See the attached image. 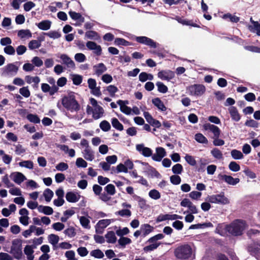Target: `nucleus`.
<instances>
[{
    "label": "nucleus",
    "mask_w": 260,
    "mask_h": 260,
    "mask_svg": "<svg viewBox=\"0 0 260 260\" xmlns=\"http://www.w3.org/2000/svg\"><path fill=\"white\" fill-rule=\"evenodd\" d=\"M51 21L49 20H43L37 24L38 28L41 30H47L49 29L51 25Z\"/></svg>",
    "instance_id": "nucleus-25"
},
{
    "label": "nucleus",
    "mask_w": 260,
    "mask_h": 260,
    "mask_svg": "<svg viewBox=\"0 0 260 260\" xmlns=\"http://www.w3.org/2000/svg\"><path fill=\"white\" fill-rule=\"evenodd\" d=\"M152 103L161 111H165L167 109L163 102L158 98L153 99Z\"/></svg>",
    "instance_id": "nucleus-30"
},
{
    "label": "nucleus",
    "mask_w": 260,
    "mask_h": 260,
    "mask_svg": "<svg viewBox=\"0 0 260 260\" xmlns=\"http://www.w3.org/2000/svg\"><path fill=\"white\" fill-rule=\"evenodd\" d=\"M19 92L24 98H27L30 95V92L28 86H24L19 89Z\"/></svg>",
    "instance_id": "nucleus-48"
},
{
    "label": "nucleus",
    "mask_w": 260,
    "mask_h": 260,
    "mask_svg": "<svg viewBox=\"0 0 260 260\" xmlns=\"http://www.w3.org/2000/svg\"><path fill=\"white\" fill-rule=\"evenodd\" d=\"M129 233V229L126 228H123V229H118L116 230V235L120 237H123L124 235H127Z\"/></svg>",
    "instance_id": "nucleus-54"
},
{
    "label": "nucleus",
    "mask_w": 260,
    "mask_h": 260,
    "mask_svg": "<svg viewBox=\"0 0 260 260\" xmlns=\"http://www.w3.org/2000/svg\"><path fill=\"white\" fill-rule=\"evenodd\" d=\"M117 103L119 105L120 110L122 112L124 113L126 115H129L131 114L132 109L124 105V102L122 100H118Z\"/></svg>",
    "instance_id": "nucleus-26"
},
{
    "label": "nucleus",
    "mask_w": 260,
    "mask_h": 260,
    "mask_svg": "<svg viewBox=\"0 0 260 260\" xmlns=\"http://www.w3.org/2000/svg\"><path fill=\"white\" fill-rule=\"evenodd\" d=\"M15 152L18 155L24 153L26 151V149L20 144L15 145Z\"/></svg>",
    "instance_id": "nucleus-60"
},
{
    "label": "nucleus",
    "mask_w": 260,
    "mask_h": 260,
    "mask_svg": "<svg viewBox=\"0 0 260 260\" xmlns=\"http://www.w3.org/2000/svg\"><path fill=\"white\" fill-rule=\"evenodd\" d=\"M66 198L69 202L75 203L79 200L80 195L78 193L70 191L67 193Z\"/></svg>",
    "instance_id": "nucleus-22"
},
{
    "label": "nucleus",
    "mask_w": 260,
    "mask_h": 260,
    "mask_svg": "<svg viewBox=\"0 0 260 260\" xmlns=\"http://www.w3.org/2000/svg\"><path fill=\"white\" fill-rule=\"evenodd\" d=\"M104 109L101 106L93 108L92 112L93 118L95 120L101 118L104 116Z\"/></svg>",
    "instance_id": "nucleus-21"
},
{
    "label": "nucleus",
    "mask_w": 260,
    "mask_h": 260,
    "mask_svg": "<svg viewBox=\"0 0 260 260\" xmlns=\"http://www.w3.org/2000/svg\"><path fill=\"white\" fill-rule=\"evenodd\" d=\"M85 37L90 40L98 41L100 39V35L94 31L89 30L85 32Z\"/></svg>",
    "instance_id": "nucleus-29"
},
{
    "label": "nucleus",
    "mask_w": 260,
    "mask_h": 260,
    "mask_svg": "<svg viewBox=\"0 0 260 260\" xmlns=\"http://www.w3.org/2000/svg\"><path fill=\"white\" fill-rule=\"evenodd\" d=\"M72 80L74 84L79 85L82 83V76L79 75H74Z\"/></svg>",
    "instance_id": "nucleus-64"
},
{
    "label": "nucleus",
    "mask_w": 260,
    "mask_h": 260,
    "mask_svg": "<svg viewBox=\"0 0 260 260\" xmlns=\"http://www.w3.org/2000/svg\"><path fill=\"white\" fill-rule=\"evenodd\" d=\"M100 127L104 132H108L111 128L110 123L106 120L102 121L100 124Z\"/></svg>",
    "instance_id": "nucleus-49"
},
{
    "label": "nucleus",
    "mask_w": 260,
    "mask_h": 260,
    "mask_svg": "<svg viewBox=\"0 0 260 260\" xmlns=\"http://www.w3.org/2000/svg\"><path fill=\"white\" fill-rule=\"evenodd\" d=\"M211 153L213 156L216 159H221L223 158V154L222 152L218 148H213L211 151Z\"/></svg>",
    "instance_id": "nucleus-44"
},
{
    "label": "nucleus",
    "mask_w": 260,
    "mask_h": 260,
    "mask_svg": "<svg viewBox=\"0 0 260 260\" xmlns=\"http://www.w3.org/2000/svg\"><path fill=\"white\" fill-rule=\"evenodd\" d=\"M177 21L178 22L183 25H190L194 27H197V25L196 24H194L193 22L191 20H188L181 18H178L177 19Z\"/></svg>",
    "instance_id": "nucleus-58"
},
{
    "label": "nucleus",
    "mask_w": 260,
    "mask_h": 260,
    "mask_svg": "<svg viewBox=\"0 0 260 260\" xmlns=\"http://www.w3.org/2000/svg\"><path fill=\"white\" fill-rule=\"evenodd\" d=\"M65 257L67 260H78L75 256V252L73 250H69L65 252Z\"/></svg>",
    "instance_id": "nucleus-59"
},
{
    "label": "nucleus",
    "mask_w": 260,
    "mask_h": 260,
    "mask_svg": "<svg viewBox=\"0 0 260 260\" xmlns=\"http://www.w3.org/2000/svg\"><path fill=\"white\" fill-rule=\"evenodd\" d=\"M228 225L224 224H219L218 225L216 229L215 232L219 234L221 236H224L226 235L228 231Z\"/></svg>",
    "instance_id": "nucleus-32"
},
{
    "label": "nucleus",
    "mask_w": 260,
    "mask_h": 260,
    "mask_svg": "<svg viewBox=\"0 0 260 260\" xmlns=\"http://www.w3.org/2000/svg\"><path fill=\"white\" fill-rule=\"evenodd\" d=\"M135 40L140 43L145 44L151 47L154 48L157 47V43L152 39L146 37H136Z\"/></svg>",
    "instance_id": "nucleus-11"
},
{
    "label": "nucleus",
    "mask_w": 260,
    "mask_h": 260,
    "mask_svg": "<svg viewBox=\"0 0 260 260\" xmlns=\"http://www.w3.org/2000/svg\"><path fill=\"white\" fill-rule=\"evenodd\" d=\"M172 172L175 174H180L183 171V167L180 164H177L173 166Z\"/></svg>",
    "instance_id": "nucleus-57"
},
{
    "label": "nucleus",
    "mask_w": 260,
    "mask_h": 260,
    "mask_svg": "<svg viewBox=\"0 0 260 260\" xmlns=\"http://www.w3.org/2000/svg\"><path fill=\"white\" fill-rule=\"evenodd\" d=\"M222 178L227 183L230 185H236L238 183H239L240 180L239 178H234L233 177L228 175H222Z\"/></svg>",
    "instance_id": "nucleus-28"
},
{
    "label": "nucleus",
    "mask_w": 260,
    "mask_h": 260,
    "mask_svg": "<svg viewBox=\"0 0 260 260\" xmlns=\"http://www.w3.org/2000/svg\"><path fill=\"white\" fill-rule=\"evenodd\" d=\"M41 89L43 92L45 93L48 92L50 95H53L58 92L59 88L57 86H50L47 83H42L41 84Z\"/></svg>",
    "instance_id": "nucleus-16"
},
{
    "label": "nucleus",
    "mask_w": 260,
    "mask_h": 260,
    "mask_svg": "<svg viewBox=\"0 0 260 260\" xmlns=\"http://www.w3.org/2000/svg\"><path fill=\"white\" fill-rule=\"evenodd\" d=\"M149 196L151 199L156 200L160 199V194L158 190L153 189L149 192Z\"/></svg>",
    "instance_id": "nucleus-55"
},
{
    "label": "nucleus",
    "mask_w": 260,
    "mask_h": 260,
    "mask_svg": "<svg viewBox=\"0 0 260 260\" xmlns=\"http://www.w3.org/2000/svg\"><path fill=\"white\" fill-rule=\"evenodd\" d=\"M19 166L28 169H32L34 168L33 162L31 160H24L19 162Z\"/></svg>",
    "instance_id": "nucleus-46"
},
{
    "label": "nucleus",
    "mask_w": 260,
    "mask_h": 260,
    "mask_svg": "<svg viewBox=\"0 0 260 260\" xmlns=\"http://www.w3.org/2000/svg\"><path fill=\"white\" fill-rule=\"evenodd\" d=\"M48 239L50 244L55 246L59 241V238L57 235L52 234L48 236Z\"/></svg>",
    "instance_id": "nucleus-40"
},
{
    "label": "nucleus",
    "mask_w": 260,
    "mask_h": 260,
    "mask_svg": "<svg viewBox=\"0 0 260 260\" xmlns=\"http://www.w3.org/2000/svg\"><path fill=\"white\" fill-rule=\"evenodd\" d=\"M45 35L47 36L50 38L56 39L60 38L61 37L60 33L58 31H50L44 34Z\"/></svg>",
    "instance_id": "nucleus-50"
},
{
    "label": "nucleus",
    "mask_w": 260,
    "mask_h": 260,
    "mask_svg": "<svg viewBox=\"0 0 260 260\" xmlns=\"http://www.w3.org/2000/svg\"><path fill=\"white\" fill-rule=\"evenodd\" d=\"M229 168L233 172H238L240 170V166L235 161H231L229 165Z\"/></svg>",
    "instance_id": "nucleus-61"
},
{
    "label": "nucleus",
    "mask_w": 260,
    "mask_h": 260,
    "mask_svg": "<svg viewBox=\"0 0 260 260\" xmlns=\"http://www.w3.org/2000/svg\"><path fill=\"white\" fill-rule=\"evenodd\" d=\"M61 106L71 113H77L81 109L80 104L77 100L76 94L74 92H69L62 96L60 102L57 103V107L59 109H60Z\"/></svg>",
    "instance_id": "nucleus-1"
},
{
    "label": "nucleus",
    "mask_w": 260,
    "mask_h": 260,
    "mask_svg": "<svg viewBox=\"0 0 260 260\" xmlns=\"http://www.w3.org/2000/svg\"><path fill=\"white\" fill-rule=\"evenodd\" d=\"M155 151V153L152 155V159L154 161H160L162 158L167 155L165 149L162 147H157Z\"/></svg>",
    "instance_id": "nucleus-13"
},
{
    "label": "nucleus",
    "mask_w": 260,
    "mask_h": 260,
    "mask_svg": "<svg viewBox=\"0 0 260 260\" xmlns=\"http://www.w3.org/2000/svg\"><path fill=\"white\" fill-rule=\"evenodd\" d=\"M105 236L106 239V241L109 243L114 244L117 241L115 233L113 231L108 232Z\"/></svg>",
    "instance_id": "nucleus-27"
},
{
    "label": "nucleus",
    "mask_w": 260,
    "mask_h": 260,
    "mask_svg": "<svg viewBox=\"0 0 260 260\" xmlns=\"http://www.w3.org/2000/svg\"><path fill=\"white\" fill-rule=\"evenodd\" d=\"M36 246L35 245H26L24 249V252L26 255L28 260H34V249L36 248Z\"/></svg>",
    "instance_id": "nucleus-19"
},
{
    "label": "nucleus",
    "mask_w": 260,
    "mask_h": 260,
    "mask_svg": "<svg viewBox=\"0 0 260 260\" xmlns=\"http://www.w3.org/2000/svg\"><path fill=\"white\" fill-rule=\"evenodd\" d=\"M10 253L17 259H20L22 258V244L20 240L15 239L12 241Z\"/></svg>",
    "instance_id": "nucleus-5"
},
{
    "label": "nucleus",
    "mask_w": 260,
    "mask_h": 260,
    "mask_svg": "<svg viewBox=\"0 0 260 260\" xmlns=\"http://www.w3.org/2000/svg\"><path fill=\"white\" fill-rule=\"evenodd\" d=\"M90 255L97 258H102L104 256V253L100 249H95L90 252Z\"/></svg>",
    "instance_id": "nucleus-52"
},
{
    "label": "nucleus",
    "mask_w": 260,
    "mask_h": 260,
    "mask_svg": "<svg viewBox=\"0 0 260 260\" xmlns=\"http://www.w3.org/2000/svg\"><path fill=\"white\" fill-rule=\"evenodd\" d=\"M173 214H159L157 218L156 222H159L165 220H173Z\"/></svg>",
    "instance_id": "nucleus-38"
},
{
    "label": "nucleus",
    "mask_w": 260,
    "mask_h": 260,
    "mask_svg": "<svg viewBox=\"0 0 260 260\" xmlns=\"http://www.w3.org/2000/svg\"><path fill=\"white\" fill-rule=\"evenodd\" d=\"M131 243V239L125 237H120L118 240V245L122 248H124L126 245L129 244Z\"/></svg>",
    "instance_id": "nucleus-31"
},
{
    "label": "nucleus",
    "mask_w": 260,
    "mask_h": 260,
    "mask_svg": "<svg viewBox=\"0 0 260 260\" xmlns=\"http://www.w3.org/2000/svg\"><path fill=\"white\" fill-rule=\"evenodd\" d=\"M10 177L16 183L20 184L24 180H26L25 176L20 172H15L12 173Z\"/></svg>",
    "instance_id": "nucleus-15"
},
{
    "label": "nucleus",
    "mask_w": 260,
    "mask_h": 260,
    "mask_svg": "<svg viewBox=\"0 0 260 260\" xmlns=\"http://www.w3.org/2000/svg\"><path fill=\"white\" fill-rule=\"evenodd\" d=\"M205 90V87L201 84H194L187 88V92L193 96H201Z\"/></svg>",
    "instance_id": "nucleus-7"
},
{
    "label": "nucleus",
    "mask_w": 260,
    "mask_h": 260,
    "mask_svg": "<svg viewBox=\"0 0 260 260\" xmlns=\"http://www.w3.org/2000/svg\"><path fill=\"white\" fill-rule=\"evenodd\" d=\"M59 58L61 59L62 63L65 65L68 69L71 70L75 69V62L68 55L61 54L60 55Z\"/></svg>",
    "instance_id": "nucleus-9"
},
{
    "label": "nucleus",
    "mask_w": 260,
    "mask_h": 260,
    "mask_svg": "<svg viewBox=\"0 0 260 260\" xmlns=\"http://www.w3.org/2000/svg\"><path fill=\"white\" fill-rule=\"evenodd\" d=\"M207 200L211 203L221 205L228 204L230 203L229 199L222 193L208 196Z\"/></svg>",
    "instance_id": "nucleus-6"
},
{
    "label": "nucleus",
    "mask_w": 260,
    "mask_h": 260,
    "mask_svg": "<svg viewBox=\"0 0 260 260\" xmlns=\"http://www.w3.org/2000/svg\"><path fill=\"white\" fill-rule=\"evenodd\" d=\"M156 85L157 87L158 91L159 92L165 93H166L168 90L167 86L161 82H157L156 83Z\"/></svg>",
    "instance_id": "nucleus-53"
},
{
    "label": "nucleus",
    "mask_w": 260,
    "mask_h": 260,
    "mask_svg": "<svg viewBox=\"0 0 260 260\" xmlns=\"http://www.w3.org/2000/svg\"><path fill=\"white\" fill-rule=\"evenodd\" d=\"M157 75L159 78L167 81H170L175 77L174 73L170 70L160 71Z\"/></svg>",
    "instance_id": "nucleus-17"
},
{
    "label": "nucleus",
    "mask_w": 260,
    "mask_h": 260,
    "mask_svg": "<svg viewBox=\"0 0 260 260\" xmlns=\"http://www.w3.org/2000/svg\"><path fill=\"white\" fill-rule=\"evenodd\" d=\"M117 214L122 217H128L131 216L132 212L128 209H122L121 210L118 211L117 212Z\"/></svg>",
    "instance_id": "nucleus-63"
},
{
    "label": "nucleus",
    "mask_w": 260,
    "mask_h": 260,
    "mask_svg": "<svg viewBox=\"0 0 260 260\" xmlns=\"http://www.w3.org/2000/svg\"><path fill=\"white\" fill-rule=\"evenodd\" d=\"M84 158L88 161H92L94 158V153L91 147L84 148L82 151Z\"/></svg>",
    "instance_id": "nucleus-20"
},
{
    "label": "nucleus",
    "mask_w": 260,
    "mask_h": 260,
    "mask_svg": "<svg viewBox=\"0 0 260 260\" xmlns=\"http://www.w3.org/2000/svg\"><path fill=\"white\" fill-rule=\"evenodd\" d=\"M53 194V192L49 188L46 189L43 192L45 201L47 202H49L51 200Z\"/></svg>",
    "instance_id": "nucleus-41"
},
{
    "label": "nucleus",
    "mask_w": 260,
    "mask_h": 260,
    "mask_svg": "<svg viewBox=\"0 0 260 260\" xmlns=\"http://www.w3.org/2000/svg\"><path fill=\"white\" fill-rule=\"evenodd\" d=\"M0 156H1L3 162L6 165L10 164L12 160V157L6 154L5 151L2 149L0 150Z\"/></svg>",
    "instance_id": "nucleus-33"
},
{
    "label": "nucleus",
    "mask_w": 260,
    "mask_h": 260,
    "mask_svg": "<svg viewBox=\"0 0 260 260\" xmlns=\"http://www.w3.org/2000/svg\"><path fill=\"white\" fill-rule=\"evenodd\" d=\"M153 229V227L148 224H142L140 228V230L144 236H146L150 233L152 231Z\"/></svg>",
    "instance_id": "nucleus-34"
},
{
    "label": "nucleus",
    "mask_w": 260,
    "mask_h": 260,
    "mask_svg": "<svg viewBox=\"0 0 260 260\" xmlns=\"http://www.w3.org/2000/svg\"><path fill=\"white\" fill-rule=\"evenodd\" d=\"M17 62L10 63L1 69V75L4 77H13L18 73Z\"/></svg>",
    "instance_id": "nucleus-4"
},
{
    "label": "nucleus",
    "mask_w": 260,
    "mask_h": 260,
    "mask_svg": "<svg viewBox=\"0 0 260 260\" xmlns=\"http://www.w3.org/2000/svg\"><path fill=\"white\" fill-rule=\"evenodd\" d=\"M27 119L31 122L34 123H39L40 122V119L38 115L36 114H29L27 115Z\"/></svg>",
    "instance_id": "nucleus-51"
},
{
    "label": "nucleus",
    "mask_w": 260,
    "mask_h": 260,
    "mask_svg": "<svg viewBox=\"0 0 260 260\" xmlns=\"http://www.w3.org/2000/svg\"><path fill=\"white\" fill-rule=\"evenodd\" d=\"M93 70L94 74L100 76L107 71V68L103 63H99L93 67Z\"/></svg>",
    "instance_id": "nucleus-18"
},
{
    "label": "nucleus",
    "mask_w": 260,
    "mask_h": 260,
    "mask_svg": "<svg viewBox=\"0 0 260 260\" xmlns=\"http://www.w3.org/2000/svg\"><path fill=\"white\" fill-rule=\"evenodd\" d=\"M105 190L107 192V194L110 196H113L116 193L115 187L114 185L112 184H108L105 188Z\"/></svg>",
    "instance_id": "nucleus-47"
},
{
    "label": "nucleus",
    "mask_w": 260,
    "mask_h": 260,
    "mask_svg": "<svg viewBox=\"0 0 260 260\" xmlns=\"http://www.w3.org/2000/svg\"><path fill=\"white\" fill-rule=\"evenodd\" d=\"M136 149L145 157H149L152 155V150L148 147H145L143 144L136 145Z\"/></svg>",
    "instance_id": "nucleus-12"
},
{
    "label": "nucleus",
    "mask_w": 260,
    "mask_h": 260,
    "mask_svg": "<svg viewBox=\"0 0 260 260\" xmlns=\"http://www.w3.org/2000/svg\"><path fill=\"white\" fill-rule=\"evenodd\" d=\"M69 15L73 19L78 20L80 24L84 21V17L80 13L71 11L69 12Z\"/></svg>",
    "instance_id": "nucleus-35"
},
{
    "label": "nucleus",
    "mask_w": 260,
    "mask_h": 260,
    "mask_svg": "<svg viewBox=\"0 0 260 260\" xmlns=\"http://www.w3.org/2000/svg\"><path fill=\"white\" fill-rule=\"evenodd\" d=\"M111 222V219H102L99 221L97 223L98 226H101L102 228L104 229L106 228L108 225H109Z\"/></svg>",
    "instance_id": "nucleus-62"
},
{
    "label": "nucleus",
    "mask_w": 260,
    "mask_h": 260,
    "mask_svg": "<svg viewBox=\"0 0 260 260\" xmlns=\"http://www.w3.org/2000/svg\"><path fill=\"white\" fill-rule=\"evenodd\" d=\"M42 40H32L30 41L28 44L29 49L30 50H34L39 48L41 46V41Z\"/></svg>",
    "instance_id": "nucleus-37"
},
{
    "label": "nucleus",
    "mask_w": 260,
    "mask_h": 260,
    "mask_svg": "<svg viewBox=\"0 0 260 260\" xmlns=\"http://www.w3.org/2000/svg\"><path fill=\"white\" fill-rule=\"evenodd\" d=\"M246 228V224L245 221L240 220H237L228 225V232L234 236H239L242 235L243 232Z\"/></svg>",
    "instance_id": "nucleus-3"
},
{
    "label": "nucleus",
    "mask_w": 260,
    "mask_h": 260,
    "mask_svg": "<svg viewBox=\"0 0 260 260\" xmlns=\"http://www.w3.org/2000/svg\"><path fill=\"white\" fill-rule=\"evenodd\" d=\"M195 140L199 143L202 144H207L208 143L207 139L202 134L198 133L194 136Z\"/></svg>",
    "instance_id": "nucleus-45"
},
{
    "label": "nucleus",
    "mask_w": 260,
    "mask_h": 260,
    "mask_svg": "<svg viewBox=\"0 0 260 260\" xmlns=\"http://www.w3.org/2000/svg\"><path fill=\"white\" fill-rule=\"evenodd\" d=\"M248 251L252 253H257L260 250V243H253L248 248Z\"/></svg>",
    "instance_id": "nucleus-56"
},
{
    "label": "nucleus",
    "mask_w": 260,
    "mask_h": 260,
    "mask_svg": "<svg viewBox=\"0 0 260 260\" xmlns=\"http://www.w3.org/2000/svg\"><path fill=\"white\" fill-rule=\"evenodd\" d=\"M229 111L232 119L233 120L235 121H238L240 120L241 117L235 107L232 106L230 107L229 108Z\"/></svg>",
    "instance_id": "nucleus-24"
},
{
    "label": "nucleus",
    "mask_w": 260,
    "mask_h": 260,
    "mask_svg": "<svg viewBox=\"0 0 260 260\" xmlns=\"http://www.w3.org/2000/svg\"><path fill=\"white\" fill-rule=\"evenodd\" d=\"M79 220L82 226L87 229H89L90 228V220L89 219L85 217V216H80L79 217Z\"/></svg>",
    "instance_id": "nucleus-39"
},
{
    "label": "nucleus",
    "mask_w": 260,
    "mask_h": 260,
    "mask_svg": "<svg viewBox=\"0 0 260 260\" xmlns=\"http://www.w3.org/2000/svg\"><path fill=\"white\" fill-rule=\"evenodd\" d=\"M18 36L21 39L30 38L32 34L29 29H21L18 31Z\"/></svg>",
    "instance_id": "nucleus-36"
},
{
    "label": "nucleus",
    "mask_w": 260,
    "mask_h": 260,
    "mask_svg": "<svg viewBox=\"0 0 260 260\" xmlns=\"http://www.w3.org/2000/svg\"><path fill=\"white\" fill-rule=\"evenodd\" d=\"M182 207H187L188 209L187 213L191 214H197L198 212V209L196 206L188 199H184L180 203Z\"/></svg>",
    "instance_id": "nucleus-10"
},
{
    "label": "nucleus",
    "mask_w": 260,
    "mask_h": 260,
    "mask_svg": "<svg viewBox=\"0 0 260 260\" xmlns=\"http://www.w3.org/2000/svg\"><path fill=\"white\" fill-rule=\"evenodd\" d=\"M231 154L234 159H241L244 157L243 153L240 151L236 149L232 150Z\"/></svg>",
    "instance_id": "nucleus-42"
},
{
    "label": "nucleus",
    "mask_w": 260,
    "mask_h": 260,
    "mask_svg": "<svg viewBox=\"0 0 260 260\" xmlns=\"http://www.w3.org/2000/svg\"><path fill=\"white\" fill-rule=\"evenodd\" d=\"M111 123L112 126L118 131H121L123 129V125L116 118L112 119Z\"/></svg>",
    "instance_id": "nucleus-43"
},
{
    "label": "nucleus",
    "mask_w": 260,
    "mask_h": 260,
    "mask_svg": "<svg viewBox=\"0 0 260 260\" xmlns=\"http://www.w3.org/2000/svg\"><path fill=\"white\" fill-rule=\"evenodd\" d=\"M87 49L91 50L97 56H100L102 53V49L100 45L93 41H87L86 43Z\"/></svg>",
    "instance_id": "nucleus-8"
},
{
    "label": "nucleus",
    "mask_w": 260,
    "mask_h": 260,
    "mask_svg": "<svg viewBox=\"0 0 260 260\" xmlns=\"http://www.w3.org/2000/svg\"><path fill=\"white\" fill-rule=\"evenodd\" d=\"M203 128L206 131H210L213 134V137H219L221 131L217 126L209 123L203 125Z\"/></svg>",
    "instance_id": "nucleus-14"
},
{
    "label": "nucleus",
    "mask_w": 260,
    "mask_h": 260,
    "mask_svg": "<svg viewBox=\"0 0 260 260\" xmlns=\"http://www.w3.org/2000/svg\"><path fill=\"white\" fill-rule=\"evenodd\" d=\"M25 80L28 84H32V86L35 87H37L38 86V84L40 82V79L38 76L32 77L29 75L26 76L25 77Z\"/></svg>",
    "instance_id": "nucleus-23"
},
{
    "label": "nucleus",
    "mask_w": 260,
    "mask_h": 260,
    "mask_svg": "<svg viewBox=\"0 0 260 260\" xmlns=\"http://www.w3.org/2000/svg\"><path fill=\"white\" fill-rule=\"evenodd\" d=\"M194 250L188 244L178 246L175 250V256L179 259H188L193 255Z\"/></svg>",
    "instance_id": "nucleus-2"
}]
</instances>
